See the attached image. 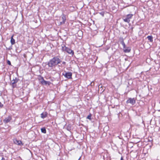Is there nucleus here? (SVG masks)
<instances>
[{
    "instance_id": "f257e3e1",
    "label": "nucleus",
    "mask_w": 160,
    "mask_h": 160,
    "mask_svg": "<svg viewBox=\"0 0 160 160\" xmlns=\"http://www.w3.org/2000/svg\"><path fill=\"white\" fill-rule=\"evenodd\" d=\"M61 62L60 59L58 57H55L50 60L48 63L49 67L53 68L55 67Z\"/></svg>"
},
{
    "instance_id": "f03ea898",
    "label": "nucleus",
    "mask_w": 160,
    "mask_h": 160,
    "mask_svg": "<svg viewBox=\"0 0 160 160\" xmlns=\"http://www.w3.org/2000/svg\"><path fill=\"white\" fill-rule=\"evenodd\" d=\"M62 51L66 52L69 54H71L72 55L74 54V52L69 48L67 47L64 45H62Z\"/></svg>"
},
{
    "instance_id": "7ed1b4c3",
    "label": "nucleus",
    "mask_w": 160,
    "mask_h": 160,
    "mask_svg": "<svg viewBox=\"0 0 160 160\" xmlns=\"http://www.w3.org/2000/svg\"><path fill=\"white\" fill-rule=\"evenodd\" d=\"M133 15L132 14H128L126 17H123L122 19L124 22L128 23H129L130 22V19H131Z\"/></svg>"
},
{
    "instance_id": "20e7f679",
    "label": "nucleus",
    "mask_w": 160,
    "mask_h": 160,
    "mask_svg": "<svg viewBox=\"0 0 160 160\" xmlns=\"http://www.w3.org/2000/svg\"><path fill=\"white\" fill-rule=\"evenodd\" d=\"M63 75H64L65 77L68 79H70L72 78V73L71 72H67L65 73V74L63 73Z\"/></svg>"
},
{
    "instance_id": "39448f33",
    "label": "nucleus",
    "mask_w": 160,
    "mask_h": 160,
    "mask_svg": "<svg viewBox=\"0 0 160 160\" xmlns=\"http://www.w3.org/2000/svg\"><path fill=\"white\" fill-rule=\"evenodd\" d=\"M127 103H130L132 105H134L136 103L135 100L134 98H129L127 101Z\"/></svg>"
},
{
    "instance_id": "423d86ee",
    "label": "nucleus",
    "mask_w": 160,
    "mask_h": 160,
    "mask_svg": "<svg viewBox=\"0 0 160 160\" xmlns=\"http://www.w3.org/2000/svg\"><path fill=\"white\" fill-rule=\"evenodd\" d=\"M41 82L42 84L45 85H46L47 84H49L50 83V82L44 80L42 77H41Z\"/></svg>"
},
{
    "instance_id": "0eeeda50",
    "label": "nucleus",
    "mask_w": 160,
    "mask_h": 160,
    "mask_svg": "<svg viewBox=\"0 0 160 160\" xmlns=\"http://www.w3.org/2000/svg\"><path fill=\"white\" fill-rule=\"evenodd\" d=\"M12 119V117L11 116H8V117L6 118L4 120L3 122L4 123H8Z\"/></svg>"
},
{
    "instance_id": "6e6552de",
    "label": "nucleus",
    "mask_w": 160,
    "mask_h": 160,
    "mask_svg": "<svg viewBox=\"0 0 160 160\" xmlns=\"http://www.w3.org/2000/svg\"><path fill=\"white\" fill-rule=\"evenodd\" d=\"M13 142L14 143L18 145H22V142L21 141L18 140L17 139H14Z\"/></svg>"
},
{
    "instance_id": "1a4fd4ad",
    "label": "nucleus",
    "mask_w": 160,
    "mask_h": 160,
    "mask_svg": "<svg viewBox=\"0 0 160 160\" xmlns=\"http://www.w3.org/2000/svg\"><path fill=\"white\" fill-rule=\"evenodd\" d=\"M18 81V80L16 78H15V79H13L11 81V84L12 85V86L13 88L14 87V84L17 83Z\"/></svg>"
},
{
    "instance_id": "9d476101",
    "label": "nucleus",
    "mask_w": 160,
    "mask_h": 160,
    "mask_svg": "<svg viewBox=\"0 0 160 160\" xmlns=\"http://www.w3.org/2000/svg\"><path fill=\"white\" fill-rule=\"evenodd\" d=\"M47 113L46 112H43L41 114V117L42 118H44L47 116Z\"/></svg>"
},
{
    "instance_id": "9b49d317",
    "label": "nucleus",
    "mask_w": 160,
    "mask_h": 160,
    "mask_svg": "<svg viewBox=\"0 0 160 160\" xmlns=\"http://www.w3.org/2000/svg\"><path fill=\"white\" fill-rule=\"evenodd\" d=\"M62 21L60 22V23L61 24H62L64 23L65 21H66L65 16L64 15H63L62 16Z\"/></svg>"
},
{
    "instance_id": "f8f14e48",
    "label": "nucleus",
    "mask_w": 160,
    "mask_h": 160,
    "mask_svg": "<svg viewBox=\"0 0 160 160\" xmlns=\"http://www.w3.org/2000/svg\"><path fill=\"white\" fill-rule=\"evenodd\" d=\"M131 50L130 47H126L124 49V51L125 52H128L130 51Z\"/></svg>"
},
{
    "instance_id": "ddd939ff",
    "label": "nucleus",
    "mask_w": 160,
    "mask_h": 160,
    "mask_svg": "<svg viewBox=\"0 0 160 160\" xmlns=\"http://www.w3.org/2000/svg\"><path fill=\"white\" fill-rule=\"evenodd\" d=\"M147 38L150 42H153V37L152 36H148L147 37Z\"/></svg>"
},
{
    "instance_id": "4468645a",
    "label": "nucleus",
    "mask_w": 160,
    "mask_h": 160,
    "mask_svg": "<svg viewBox=\"0 0 160 160\" xmlns=\"http://www.w3.org/2000/svg\"><path fill=\"white\" fill-rule=\"evenodd\" d=\"M10 42L12 45H13L15 43V40L13 38V35L11 38Z\"/></svg>"
},
{
    "instance_id": "2eb2a0df",
    "label": "nucleus",
    "mask_w": 160,
    "mask_h": 160,
    "mask_svg": "<svg viewBox=\"0 0 160 160\" xmlns=\"http://www.w3.org/2000/svg\"><path fill=\"white\" fill-rule=\"evenodd\" d=\"M41 132L44 133H46V129L45 128H41Z\"/></svg>"
},
{
    "instance_id": "dca6fc26",
    "label": "nucleus",
    "mask_w": 160,
    "mask_h": 160,
    "mask_svg": "<svg viewBox=\"0 0 160 160\" xmlns=\"http://www.w3.org/2000/svg\"><path fill=\"white\" fill-rule=\"evenodd\" d=\"M121 43L122 44V46H123V48H124H124H125L126 47V46H125V43H124V42H123V41H122V42H121Z\"/></svg>"
},
{
    "instance_id": "f3484780",
    "label": "nucleus",
    "mask_w": 160,
    "mask_h": 160,
    "mask_svg": "<svg viewBox=\"0 0 160 160\" xmlns=\"http://www.w3.org/2000/svg\"><path fill=\"white\" fill-rule=\"evenodd\" d=\"M91 114H90L87 116V118L91 120Z\"/></svg>"
},
{
    "instance_id": "a211bd4d",
    "label": "nucleus",
    "mask_w": 160,
    "mask_h": 160,
    "mask_svg": "<svg viewBox=\"0 0 160 160\" xmlns=\"http://www.w3.org/2000/svg\"><path fill=\"white\" fill-rule=\"evenodd\" d=\"M100 14L102 15V16H103L104 15V12H102L100 13Z\"/></svg>"
},
{
    "instance_id": "6ab92c4d",
    "label": "nucleus",
    "mask_w": 160,
    "mask_h": 160,
    "mask_svg": "<svg viewBox=\"0 0 160 160\" xmlns=\"http://www.w3.org/2000/svg\"><path fill=\"white\" fill-rule=\"evenodd\" d=\"M3 104L0 102V108H2L3 107Z\"/></svg>"
},
{
    "instance_id": "aec40b11",
    "label": "nucleus",
    "mask_w": 160,
    "mask_h": 160,
    "mask_svg": "<svg viewBox=\"0 0 160 160\" xmlns=\"http://www.w3.org/2000/svg\"><path fill=\"white\" fill-rule=\"evenodd\" d=\"M8 63L9 65H11L10 62V61H8Z\"/></svg>"
},
{
    "instance_id": "412c9836",
    "label": "nucleus",
    "mask_w": 160,
    "mask_h": 160,
    "mask_svg": "<svg viewBox=\"0 0 160 160\" xmlns=\"http://www.w3.org/2000/svg\"><path fill=\"white\" fill-rule=\"evenodd\" d=\"M120 160H124L123 158L122 157H121Z\"/></svg>"
},
{
    "instance_id": "4be33fe9",
    "label": "nucleus",
    "mask_w": 160,
    "mask_h": 160,
    "mask_svg": "<svg viewBox=\"0 0 160 160\" xmlns=\"http://www.w3.org/2000/svg\"><path fill=\"white\" fill-rule=\"evenodd\" d=\"M62 64H65L66 63V62H63L62 63Z\"/></svg>"
},
{
    "instance_id": "5701e85b",
    "label": "nucleus",
    "mask_w": 160,
    "mask_h": 160,
    "mask_svg": "<svg viewBox=\"0 0 160 160\" xmlns=\"http://www.w3.org/2000/svg\"><path fill=\"white\" fill-rule=\"evenodd\" d=\"M5 160V158L2 157V159L1 160Z\"/></svg>"
},
{
    "instance_id": "b1692460",
    "label": "nucleus",
    "mask_w": 160,
    "mask_h": 160,
    "mask_svg": "<svg viewBox=\"0 0 160 160\" xmlns=\"http://www.w3.org/2000/svg\"><path fill=\"white\" fill-rule=\"evenodd\" d=\"M133 28H132V30Z\"/></svg>"
}]
</instances>
